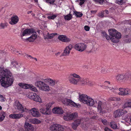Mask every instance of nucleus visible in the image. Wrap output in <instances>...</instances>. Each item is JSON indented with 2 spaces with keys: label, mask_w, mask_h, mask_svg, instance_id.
Listing matches in <instances>:
<instances>
[{
  "label": "nucleus",
  "mask_w": 131,
  "mask_h": 131,
  "mask_svg": "<svg viewBox=\"0 0 131 131\" xmlns=\"http://www.w3.org/2000/svg\"><path fill=\"white\" fill-rule=\"evenodd\" d=\"M7 72L4 71L3 74L0 77V82H1V85L4 87L7 86V85H11L13 82V77L9 74V71L7 70Z\"/></svg>",
  "instance_id": "nucleus-1"
},
{
  "label": "nucleus",
  "mask_w": 131,
  "mask_h": 131,
  "mask_svg": "<svg viewBox=\"0 0 131 131\" xmlns=\"http://www.w3.org/2000/svg\"><path fill=\"white\" fill-rule=\"evenodd\" d=\"M31 34H32V35L28 38L27 39L29 42H33L37 37V33L33 28H27L25 29L23 32L22 34L21 35V36L22 37Z\"/></svg>",
  "instance_id": "nucleus-2"
},
{
  "label": "nucleus",
  "mask_w": 131,
  "mask_h": 131,
  "mask_svg": "<svg viewBox=\"0 0 131 131\" xmlns=\"http://www.w3.org/2000/svg\"><path fill=\"white\" fill-rule=\"evenodd\" d=\"M31 34H32V35L28 38L27 39L29 42H33L37 37V33L33 28H27L25 29L23 32L22 34L21 35V36L22 37Z\"/></svg>",
  "instance_id": "nucleus-3"
},
{
  "label": "nucleus",
  "mask_w": 131,
  "mask_h": 131,
  "mask_svg": "<svg viewBox=\"0 0 131 131\" xmlns=\"http://www.w3.org/2000/svg\"><path fill=\"white\" fill-rule=\"evenodd\" d=\"M79 99L81 102L90 106H93L95 103L93 99L85 94H82L80 95Z\"/></svg>",
  "instance_id": "nucleus-4"
},
{
  "label": "nucleus",
  "mask_w": 131,
  "mask_h": 131,
  "mask_svg": "<svg viewBox=\"0 0 131 131\" xmlns=\"http://www.w3.org/2000/svg\"><path fill=\"white\" fill-rule=\"evenodd\" d=\"M54 103V102H50L47 104L45 106L42 107L39 110L40 112L44 115H50L51 113L50 108Z\"/></svg>",
  "instance_id": "nucleus-5"
},
{
  "label": "nucleus",
  "mask_w": 131,
  "mask_h": 131,
  "mask_svg": "<svg viewBox=\"0 0 131 131\" xmlns=\"http://www.w3.org/2000/svg\"><path fill=\"white\" fill-rule=\"evenodd\" d=\"M61 101L63 104L67 106L69 105L76 107H78L80 106V104H77L71 100L66 97L63 98L61 100Z\"/></svg>",
  "instance_id": "nucleus-6"
},
{
  "label": "nucleus",
  "mask_w": 131,
  "mask_h": 131,
  "mask_svg": "<svg viewBox=\"0 0 131 131\" xmlns=\"http://www.w3.org/2000/svg\"><path fill=\"white\" fill-rule=\"evenodd\" d=\"M129 77V75L127 74L121 73L116 76V80L118 82H123L127 80Z\"/></svg>",
  "instance_id": "nucleus-7"
},
{
  "label": "nucleus",
  "mask_w": 131,
  "mask_h": 131,
  "mask_svg": "<svg viewBox=\"0 0 131 131\" xmlns=\"http://www.w3.org/2000/svg\"><path fill=\"white\" fill-rule=\"evenodd\" d=\"M35 85L38 87L40 89L43 91H49L50 89L49 85L43 82L38 81L36 82Z\"/></svg>",
  "instance_id": "nucleus-8"
},
{
  "label": "nucleus",
  "mask_w": 131,
  "mask_h": 131,
  "mask_svg": "<svg viewBox=\"0 0 131 131\" xmlns=\"http://www.w3.org/2000/svg\"><path fill=\"white\" fill-rule=\"evenodd\" d=\"M87 48L86 45L84 43H80L76 44L74 46L75 49L80 52H83Z\"/></svg>",
  "instance_id": "nucleus-9"
},
{
  "label": "nucleus",
  "mask_w": 131,
  "mask_h": 131,
  "mask_svg": "<svg viewBox=\"0 0 131 131\" xmlns=\"http://www.w3.org/2000/svg\"><path fill=\"white\" fill-rule=\"evenodd\" d=\"M28 97L30 99L36 102H40L41 101L40 97L35 93L29 92L28 94Z\"/></svg>",
  "instance_id": "nucleus-10"
},
{
  "label": "nucleus",
  "mask_w": 131,
  "mask_h": 131,
  "mask_svg": "<svg viewBox=\"0 0 131 131\" xmlns=\"http://www.w3.org/2000/svg\"><path fill=\"white\" fill-rule=\"evenodd\" d=\"M21 87L25 89H30L31 90L37 92V90L36 88L32 84H24L22 83L18 84Z\"/></svg>",
  "instance_id": "nucleus-11"
},
{
  "label": "nucleus",
  "mask_w": 131,
  "mask_h": 131,
  "mask_svg": "<svg viewBox=\"0 0 131 131\" xmlns=\"http://www.w3.org/2000/svg\"><path fill=\"white\" fill-rule=\"evenodd\" d=\"M78 116L77 113L76 112L71 113H67L63 117V119L66 121H69L73 120Z\"/></svg>",
  "instance_id": "nucleus-12"
},
{
  "label": "nucleus",
  "mask_w": 131,
  "mask_h": 131,
  "mask_svg": "<svg viewBox=\"0 0 131 131\" xmlns=\"http://www.w3.org/2000/svg\"><path fill=\"white\" fill-rule=\"evenodd\" d=\"M50 129L52 131H64V128L62 126L56 124L52 125Z\"/></svg>",
  "instance_id": "nucleus-13"
},
{
  "label": "nucleus",
  "mask_w": 131,
  "mask_h": 131,
  "mask_svg": "<svg viewBox=\"0 0 131 131\" xmlns=\"http://www.w3.org/2000/svg\"><path fill=\"white\" fill-rule=\"evenodd\" d=\"M121 37L122 35L118 31L115 35L114 37L113 38H110V40L112 42L115 43H117L119 42V39Z\"/></svg>",
  "instance_id": "nucleus-14"
},
{
  "label": "nucleus",
  "mask_w": 131,
  "mask_h": 131,
  "mask_svg": "<svg viewBox=\"0 0 131 131\" xmlns=\"http://www.w3.org/2000/svg\"><path fill=\"white\" fill-rule=\"evenodd\" d=\"M15 107L16 109H17L19 111L21 112H26L27 110V109L26 108H24L22 105L18 102L15 103Z\"/></svg>",
  "instance_id": "nucleus-15"
},
{
  "label": "nucleus",
  "mask_w": 131,
  "mask_h": 131,
  "mask_svg": "<svg viewBox=\"0 0 131 131\" xmlns=\"http://www.w3.org/2000/svg\"><path fill=\"white\" fill-rule=\"evenodd\" d=\"M31 115L34 117H38L41 116V114L39 112V110L35 108H32L30 110Z\"/></svg>",
  "instance_id": "nucleus-16"
},
{
  "label": "nucleus",
  "mask_w": 131,
  "mask_h": 131,
  "mask_svg": "<svg viewBox=\"0 0 131 131\" xmlns=\"http://www.w3.org/2000/svg\"><path fill=\"white\" fill-rule=\"evenodd\" d=\"M94 102L95 103L93 105H94L95 106V103H98L97 108L98 111L100 113H103V109L104 108V103L100 101H98V102L96 101H94Z\"/></svg>",
  "instance_id": "nucleus-17"
},
{
  "label": "nucleus",
  "mask_w": 131,
  "mask_h": 131,
  "mask_svg": "<svg viewBox=\"0 0 131 131\" xmlns=\"http://www.w3.org/2000/svg\"><path fill=\"white\" fill-rule=\"evenodd\" d=\"M73 46L71 45H70L67 46L64 51V52L62 54L63 56H68L70 53V51Z\"/></svg>",
  "instance_id": "nucleus-18"
},
{
  "label": "nucleus",
  "mask_w": 131,
  "mask_h": 131,
  "mask_svg": "<svg viewBox=\"0 0 131 131\" xmlns=\"http://www.w3.org/2000/svg\"><path fill=\"white\" fill-rule=\"evenodd\" d=\"M24 126L25 131H33L34 130L33 126L28 123L25 122Z\"/></svg>",
  "instance_id": "nucleus-19"
},
{
  "label": "nucleus",
  "mask_w": 131,
  "mask_h": 131,
  "mask_svg": "<svg viewBox=\"0 0 131 131\" xmlns=\"http://www.w3.org/2000/svg\"><path fill=\"white\" fill-rule=\"evenodd\" d=\"M10 118L13 119H19L23 117V114L20 113L17 114H11L9 115Z\"/></svg>",
  "instance_id": "nucleus-20"
},
{
  "label": "nucleus",
  "mask_w": 131,
  "mask_h": 131,
  "mask_svg": "<svg viewBox=\"0 0 131 131\" xmlns=\"http://www.w3.org/2000/svg\"><path fill=\"white\" fill-rule=\"evenodd\" d=\"M11 21L9 22V23L12 25H14L17 24L19 21V18L17 15L13 16L11 18Z\"/></svg>",
  "instance_id": "nucleus-21"
},
{
  "label": "nucleus",
  "mask_w": 131,
  "mask_h": 131,
  "mask_svg": "<svg viewBox=\"0 0 131 131\" xmlns=\"http://www.w3.org/2000/svg\"><path fill=\"white\" fill-rule=\"evenodd\" d=\"M58 39L64 42H68L70 41V38H67L66 36L63 35H60Z\"/></svg>",
  "instance_id": "nucleus-22"
},
{
  "label": "nucleus",
  "mask_w": 131,
  "mask_h": 131,
  "mask_svg": "<svg viewBox=\"0 0 131 131\" xmlns=\"http://www.w3.org/2000/svg\"><path fill=\"white\" fill-rule=\"evenodd\" d=\"M53 112L54 113L59 114H62L63 113V111L60 107H56L54 108L52 110Z\"/></svg>",
  "instance_id": "nucleus-23"
},
{
  "label": "nucleus",
  "mask_w": 131,
  "mask_h": 131,
  "mask_svg": "<svg viewBox=\"0 0 131 131\" xmlns=\"http://www.w3.org/2000/svg\"><path fill=\"white\" fill-rule=\"evenodd\" d=\"M81 120L80 119H78L75 121L72 124V127L74 129H76L78 126L81 123Z\"/></svg>",
  "instance_id": "nucleus-24"
},
{
  "label": "nucleus",
  "mask_w": 131,
  "mask_h": 131,
  "mask_svg": "<svg viewBox=\"0 0 131 131\" xmlns=\"http://www.w3.org/2000/svg\"><path fill=\"white\" fill-rule=\"evenodd\" d=\"M89 82L88 79L83 78L80 77L79 78V84H86Z\"/></svg>",
  "instance_id": "nucleus-25"
},
{
  "label": "nucleus",
  "mask_w": 131,
  "mask_h": 131,
  "mask_svg": "<svg viewBox=\"0 0 131 131\" xmlns=\"http://www.w3.org/2000/svg\"><path fill=\"white\" fill-rule=\"evenodd\" d=\"M69 80L70 83L71 84L75 85L79 84V78L76 79L70 77L69 78Z\"/></svg>",
  "instance_id": "nucleus-26"
},
{
  "label": "nucleus",
  "mask_w": 131,
  "mask_h": 131,
  "mask_svg": "<svg viewBox=\"0 0 131 131\" xmlns=\"http://www.w3.org/2000/svg\"><path fill=\"white\" fill-rule=\"evenodd\" d=\"M108 31L110 36L112 37V38L114 37L115 35L118 32L117 30L114 28L109 29Z\"/></svg>",
  "instance_id": "nucleus-27"
},
{
  "label": "nucleus",
  "mask_w": 131,
  "mask_h": 131,
  "mask_svg": "<svg viewBox=\"0 0 131 131\" xmlns=\"http://www.w3.org/2000/svg\"><path fill=\"white\" fill-rule=\"evenodd\" d=\"M29 122L31 123L34 124H39L41 123V122L38 119L34 118L29 119Z\"/></svg>",
  "instance_id": "nucleus-28"
},
{
  "label": "nucleus",
  "mask_w": 131,
  "mask_h": 131,
  "mask_svg": "<svg viewBox=\"0 0 131 131\" xmlns=\"http://www.w3.org/2000/svg\"><path fill=\"white\" fill-rule=\"evenodd\" d=\"M110 126L113 129H118L116 123L114 121H111L110 124Z\"/></svg>",
  "instance_id": "nucleus-29"
},
{
  "label": "nucleus",
  "mask_w": 131,
  "mask_h": 131,
  "mask_svg": "<svg viewBox=\"0 0 131 131\" xmlns=\"http://www.w3.org/2000/svg\"><path fill=\"white\" fill-rule=\"evenodd\" d=\"M121 99L119 97H111L108 99V101L110 102L111 101H119Z\"/></svg>",
  "instance_id": "nucleus-30"
},
{
  "label": "nucleus",
  "mask_w": 131,
  "mask_h": 131,
  "mask_svg": "<svg viewBox=\"0 0 131 131\" xmlns=\"http://www.w3.org/2000/svg\"><path fill=\"white\" fill-rule=\"evenodd\" d=\"M127 102L125 103L124 106V107L131 108V99H129L127 101Z\"/></svg>",
  "instance_id": "nucleus-31"
},
{
  "label": "nucleus",
  "mask_w": 131,
  "mask_h": 131,
  "mask_svg": "<svg viewBox=\"0 0 131 131\" xmlns=\"http://www.w3.org/2000/svg\"><path fill=\"white\" fill-rule=\"evenodd\" d=\"M122 94H120V95H125L129 94L131 93V91L128 88L125 89L124 93H122Z\"/></svg>",
  "instance_id": "nucleus-32"
},
{
  "label": "nucleus",
  "mask_w": 131,
  "mask_h": 131,
  "mask_svg": "<svg viewBox=\"0 0 131 131\" xmlns=\"http://www.w3.org/2000/svg\"><path fill=\"white\" fill-rule=\"evenodd\" d=\"M119 109L115 110L114 113V116L115 117H119L121 116Z\"/></svg>",
  "instance_id": "nucleus-33"
},
{
  "label": "nucleus",
  "mask_w": 131,
  "mask_h": 131,
  "mask_svg": "<svg viewBox=\"0 0 131 131\" xmlns=\"http://www.w3.org/2000/svg\"><path fill=\"white\" fill-rule=\"evenodd\" d=\"M64 17L66 20H69L72 18V16L70 13L64 16Z\"/></svg>",
  "instance_id": "nucleus-34"
},
{
  "label": "nucleus",
  "mask_w": 131,
  "mask_h": 131,
  "mask_svg": "<svg viewBox=\"0 0 131 131\" xmlns=\"http://www.w3.org/2000/svg\"><path fill=\"white\" fill-rule=\"evenodd\" d=\"M5 113L4 112H2L0 113V122L2 121L5 117Z\"/></svg>",
  "instance_id": "nucleus-35"
},
{
  "label": "nucleus",
  "mask_w": 131,
  "mask_h": 131,
  "mask_svg": "<svg viewBox=\"0 0 131 131\" xmlns=\"http://www.w3.org/2000/svg\"><path fill=\"white\" fill-rule=\"evenodd\" d=\"M105 0H93L94 2L96 3L102 5L105 2Z\"/></svg>",
  "instance_id": "nucleus-36"
},
{
  "label": "nucleus",
  "mask_w": 131,
  "mask_h": 131,
  "mask_svg": "<svg viewBox=\"0 0 131 131\" xmlns=\"http://www.w3.org/2000/svg\"><path fill=\"white\" fill-rule=\"evenodd\" d=\"M74 14L77 17H80L83 15V14L80 12L74 11Z\"/></svg>",
  "instance_id": "nucleus-37"
},
{
  "label": "nucleus",
  "mask_w": 131,
  "mask_h": 131,
  "mask_svg": "<svg viewBox=\"0 0 131 131\" xmlns=\"http://www.w3.org/2000/svg\"><path fill=\"white\" fill-rule=\"evenodd\" d=\"M8 24L7 23H1L0 24V27L1 28L4 29L7 27Z\"/></svg>",
  "instance_id": "nucleus-38"
},
{
  "label": "nucleus",
  "mask_w": 131,
  "mask_h": 131,
  "mask_svg": "<svg viewBox=\"0 0 131 131\" xmlns=\"http://www.w3.org/2000/svg\"><path fill=\"white\" fill-rule=\"evenodd\" d=\"M47 81L49 83L50 85L52 86L54 85L55 83V80H52L51 79H48Z\"/></svg>",
  "instance_id": "nucleus-39"
},
{
  "label": "nucleus",
  "mask_w": 131,
  "mask_h": 131,
  "mask_svg": "<svg viewBox=\"0 0 131 131\" xmlns=\"http://www.w3.org/2000/svg\"><path fill=\"white\" fill-rule=\"evenodd\" d=\"M120 113H121V116L124 115L127 113V112L124 109H119Z\"/></svg>",
  "instance_id": "nucleus-40"
},
{
  "label": "nucleus",
  "mask_w": 131,
  "mask_h": 131,
  "mask_svg": "<svg viewBox=\"0 0 131 131\" xmlns=\"http://www.w3.org/2000/svg\"><path fill=\"white\" fill-rule=\"evenodd\" d=\"M101 72L102 73L105 74L107 73H108L109 72V71L106 68H102L101 70Z\"/></svg>",
  "instance_id": "nucleus-41"
},
{
  "label": "nucleus",
  "mask_w": 131,
  "mask_h": 131,
  "mask_svg": "<svg viewBox=\"0 0 131 131\" xmlns=\"http://www.w3.org/2000/svg\"><path fill=\"white\" fill-rule=\"evenodd\" d=\"M86 1V0H77V2L79 3V5L80 6H82L84 4V3Z\"/></svg>",
  "instance_id": "nucleus-42"
},
{
  "label": "nucleus",
  "mask_w": 131,
  "mask_h": 131,
  "mask_svg": "<svg viewBox=\"0 0 131 131\" xmlns=\"http://www.w3.org/2000/svg\"><path fill=\"white\" fill-rule=\"evenodd\" d=\"M127 0H120L117 1V3L119 5H122L123 4L125 3Z\"/></svg>",
  "instance_id": "nucleus-43"
},
{
  "label": "nucleus",
  "mask_w": 131,
  "mask_h": 131,
  "mask_svg": "<svg viewBox=\"0 0 131 131\" xmlns=\"http://www.w3.org/2000/svg\"><path fill=\"white\" fill-rule=\"evenodd\" d=\"M56 0H45L46 3H48L51 5H54Z\"/></svg>",
  "instance_id": "nucleus-44"
},
{
  "label": "nucleus",
  "mask_w": 131,
  "mask_h": 131,
  "mask_svg": "<svg viewBox=\"0 0 131 131\" xmlns=\"http://www.w3.org/2000/svg\"><path fill=\"white\" fill-rule=\"evenodd\" d=\"M57 17V15L55 14H53L52 16H49L48 17V19H54Z\"/></svg>",
  "instance_id": "nucleus-45"
},
{
  "label": "nucleus",
  "mask_w": 131,
  "mask_h": 131,
  "mask_svg": "<svg viewBox=\"0 0 131 131\" xmlns=\"http://www.w3.org/2000/svg\"><path fill=\"white\" fill-rule=\"evenodd\" d=\"M70 76H72L73 77L77 78V79L79 78H80L79 75L75 73L71 74H70Z\"/></svg>",
  "instance_id": "nucleus-46"
},
{
  "label": "nucleus",
  "mask_w": 131,
  "mask_h": 131,
  "mask_svg": "<svg viewBox=\"0 0 131 131\" xmlns=\"http://www.w3.org/2000/svg\"><path fill=\"white\" fill-rule=\"evenodd\" d=\"M125 88H120L119 90V91L120 92L118 93V94L119 95H120V94H122V93H124V91Z\"/></svg>",
  "instance_id": "nucleus-47"
},
{
  "label": "nucleus",
  "mask_w": 131,
  "mask_h": 131,
  "mask_svg": "<svg viewBox=\"0 0 131 131\" xmlns=\"http://www.w3.org/2000/svg\"><path fill=\"white\" fill-rule=\"evenodd\" d=\"M98 16L99 17L102 18L104 16V13L103 12H100L98 13Z\"/></svg>",
  "instance_id": "nucleus-48"
},
{
  "label": "nucleus",
  "mask_w": 131,
  "mask_h": 131,
  "mask_svg": "<svg viewBox=\"0 0 131 131\" xmlns=\"http://www.w3.org/2000/svg\"><path fill=\"white\" fill-rule=\"evenodd\" d=\"M124 42L125 43H130L131 42V39H126L124 40Z\"/></svg>",
  "instance_id": "nucleus-49"
},
{
  "label": "nucleus",
  "mask_w": 131,
  "mask_h": 131,
  "mask_svg": "<svg viewBox=\"0 0 131 131\" xmlns=\"http://www.w3.org/2000/svg\"><path fill=\"white\" fill-rule=\"evenodd\" d=\"M11 64L13 65V66L15 67V66L18 65V63L16 61H12L11 63Z\"/></svg>",
  "instance_id": "nucleus-50"
},
{
  "label": "nucleus",
  "mask_w": 131,
  "mask_h": 131,
  "mask_svg": "<svg viewBox=\"0 0 131 131\" xmlns=\"http://www.w3.org/2000/svg\"><path fill=\"white\" fill-rule=\"evenodd\" d=\"M101 122L104 125H106L107 124V121L105 119H102Z\"/></svg>",
  "instance_id": "nucleus-51"
},
{
  "label": "nucleus",
  "mask_w": 131,
  "mask_h": 131,
  "mask_svg": "<svg viewBox=\"0 0 131 131\" xmlns=\"http://www.w3.org/2000/svg\"><path fill=\"white\" fill-rule=\"evenodd\" d=\"M84 29L86 31H89L90 29V27L88 26H85L84 27Z\"/></svg>",
  "instance_id": "nucleus-52"
},
{
  "label": "nucleus",
  "mask_w": 131,
  "mask_h": 131,
  "mask_svg": "<svg viewBox=\"0 0 131 131\" xmlns=\"http://www.w3.org/2000/svg\"><path fill=\"white\" fill-rule=\"evenodd\" d=\"M10 49L11 50V51L13 52H15V49L13 46H11L10 47Z\"/></svg>",
  "instance_id": "nucleus-53"
},
{
  "label": "nucleus",
  "mask_w": 131,
  "mask_h": 131,
  "mask_svg": "<svg viewBox=\"0 0 131 131\" xmlns=\"http://www.w3.org/2000/svg\"><path fill=\"white\" fill-rule=\"evenodd\" d=\"M94 84V82L90 81L89 80V82L88 83H87V84L89 85L90 86H92Z\"/></svg>",
  "instance_id": "nucleus-54"
},
{
  "label": "nucleus",
  "mask_w": 131,
  "mask_h": 131,
  "mask_svg": "<svg viewBox=\"0 0 131 131\" xmlns=\"http://www.w3.org/2000/svg\"><path fill=\"white\" fill-rule=\"evenodd\" d=\"M52 35L53 34H48V35H47L48 38L49 39L52 38H53V36H52L53 35Z\"/></svg>",
  "instance_id": "nucleus-55"
},
{
  "label": "nucleus",
  "mask_w": 131,
  "mask_h": 131,
  "mask_svg": "<svg viewBox=\"0 0 131 131\" xmlns=\"http://www.w3.org/2000/svg\"><path fill=\"white\" fill-rule=\"evenodd\" d=\"M106 88L107 89H109L110 90H114V89L112 87L108 86V85L107 87H106Z\"/></svg>",
  "instance_id": "nucleus-56"
},
{
  "label": "nucleus",
  "mask_w": 131,
  "mask_h": 131,
  "mask_svg": "<svg viewBox=\"0 0 131 131\" xmlns=\"http://www.w3.org/2000/svg\"><path fill=\"white\" fill-rule=\"evenodd\" d=\"M102 34H103V37H105L107 35L106 32L105 31H102Z\"/></svg>",
  "instance_id": "nucleus-57"
},
{
  "label": "nucleus",
  "mask_w": 131,
  "mask_h": 131,
  "mask_svg": "<svg viewBox=\"0 0 131 131\" xmlns=\"http://www.w3.org/2000/svg\"><path fill=\"white\" fill-rule=\"evenodd\" d=\"M105 37L106 38L107 40H109L110 39V38H110V36H108V35L107 34Z\"/></svg>",
  "instance_id": "nucleus-58"
},
{
  "label": "nucleus",
  "mask_w": 131,
  "mask_h": 131,
  "mask_svg": "<svg viewBox=\"0 0 131 131\" xmlns=\"http://www.w3.org/2000/svg\"><path fill=\"white\" fill-rule=\"evenodd\" d=\"M104 84H108L109 85L110 84V82L109 81H106L104 82Z\"/></svg>",
  "instance_id": "nucleus-59"
},
{
  "label": "nucleus",
  "mask_w": 131,
  "mask_h": 131,
  "mask_svg": "<svg viewBox=\"0 0 131 131\" xmlns=\"http://www.w3.org/2000/svg\"><path fill=\"white\" fill-rule=\"evenodd\" d=\"M0 97H1V98H2L3 99H2V101H5L4 100V98H3V97L2 95L0 94Z\"/></svg>",
  "instance_id": "nucleus-60"
},
{
  "label": "nucleus",
  "mask_w": 131,
  "mask_h": 131,
  "mask_svg": "<svg viewBox=\"0 0 131 131\" xmlns=\"http://www.w3.org/2000/svg\"><path fill=\"white\" fill-rule=\"evenodd\" d=\"M91 13L93 14H95L96 12V10H91Z\"/></svg>",
  "instance_id": "nucleus-61"
},
{
  "label": "nucleus",
  "mask_w": 131,
  "mask_h": 131,
  "mask_svg": "<svg viewBox=\"0 0 131 131\" xmlns=\"http://www.w3.org/2000/svg\"><path fill=\"white\" fill-rule=\"evenodd\" d=\"M105 12L106 14H108L109 13L108 10H105Z\"/></svg>",
  "instance_id": "nucleus-62"
},
{
  "label": "nucleus",
  "mask_w": 131,
  "mask_h": 131,
  "mask_svg": "<svg viewBox=\"0 0 131 131\" xmlns=\"http://www.w3.org/2000/svg\"><path fill=\"white\" fill-rule=\"evenodd\" d=\"M52 34H53V37L54 36H55V35H57V33H52Z\"/></svg>",
  "instance_id": "nucleus-63"
},
{
  "label": "nucleus",
  "mask_w": 131,
  "mask_h": 131,
  "mask_svg": "<svg viewBox=\"0 0 131 131\" xmlns=\"http://www.w3.org/2000/svg\"><path fill=\"white\" fill-rule=\"evenodd\" d=\"M27 56L29 58H30V59H32V58H33V57H32L30 55H27Z\"/></svg>",
  "instance_id": "nucleus-64"
}]
</instances>
